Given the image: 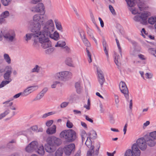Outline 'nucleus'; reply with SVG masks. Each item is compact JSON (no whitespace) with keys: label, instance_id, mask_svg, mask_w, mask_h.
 Returning a JSON list of instances; mask_svg holds the SVG:
<instances>
[{"label":"nucleus","instance_id":"1","mask_svg":"<svg viewBox=\"0 0 156 156\" xmlns=\"http://www.w3.org/2000/svg\"><path fill=\"white\" fill-rule=\"evenodd\" d=\"M54 29L52 27H51L49 31H47L46 33L44 34H39L37 38L38 43L37 46L38 42L41 44V47L44 49H46L51 46V42L49 40L48 36H51V33L53 32Z\"/></svg>","mask_w":156,"mask_h":156},{"label":"nucleus","instance_id":"2","mask_svg":"<svg viewBox=\"0 0 156 156\" xmlns=\"http://www.w3.org/2000/svg\"><path fill=\"white\" fill-rule=\"evenodd\" d=\"M60 138L67 142H72L77 138L76 132L73 129H66L62 131L59 134Z\"/></svg>","mask_w":156,"mask_h":156},{"label":"nucleus","instance_id":"3","mask_svg":"<svg viewBox=\"0 0 156 156\" xmlns=\"http://www.w3.org/2000/svg\"><path fill=\"white\" fill-rule=\"evenodd\" d=\"M41 26V24H35L31 29V31L33 33H37L41 34H44L46 33L47 31H48L50 27H52L54 28V23L52 20L50 19L46 21L45 25L44 26L43 30L40 31Z\"/></svg>","mask_w":156,"mask_h":156},{"label":"nucleus","instance_id":"4","mask_svg":"<svg viewBox=\"0 0 156 156\" xmlns=\"http://www.w3.org/2000/svg\"><path fill=\"white\" fill-rule=\"evenodd\" d=\"M48 19L47 16L45 13L37 14L34 15L33 17V20L34 22L44 26L46 24V21Z\"/></svg>","mask_w":156,"mask_h":156},{"label":"nucleus","instance_id":"5","mask_svg":"<svg viewBox=\"0 0 156 156\" xmlns=\"http://www.w3.org/2000/svg\"><path fill=\"white\" fill-rule=\"evenodd\" d=\"M132 149H129L125 152V156H134L133 153L135 156H140L141 152L137 147L136 144H134L132 146Z\"/></svg>","mask_w":156,"mask_h":156},{"label":"nucleus","instance_id":"6","mask_svg":"<svg viewBox=\"0 0 156 156\" xmlns=\"http://www.w3.org/2000/svg\"><path fill=\"white\" fill-rule=\"evenodd\" d=\"M149 14L147 12L142 13L141 15H136L134 17V20L136 21L140 22L143 24H145L147 23V17Z\"/></svg>","mask_w":156,"mask_h":156},{"label":"nucleus","instance_id":"7","mask_svg":"<svg viewBox=\"0 0 156 156\" xmlns=\"http://www.w3.org/2000/svg\"><path fill=\"white\" fill-rule=\"evenodd\" d=\"M31 10L32 12L37 13H45V7L44 4L42 3H39L35 6L32 7Z\"/></svg>","mask_w":156,"mask_h":156},{"label":"nucleus","instance_id":"8","mask_svg":"<svg viewBox=\"0 0 156 156\" xmlns=\"http://www.w3.org/2000/svg\"><path fill=\"white\" fill-rule=\"evenodd\" d=\"M72 75V73L69 72L65 71L57 73L56 76L59 80H65L70 78Z\"/></svg>","mask_w":156,"mask_h":156},{"label":"nucleus","instance_id":"9","mask_svg":"<svg viewBox=\"0 0 156 156\" xmlns=\"http://www.w3.org/2000/svg\"><path fill=\"white\" fill-rule=\"evenodd\" d=\"M141 151H145L147 148V144L146 140L143 137L138 139L136 141V144L135 143Z\"/></svg>","mask_w":156,"mask_h":156},{"label":"nucleus","instance_id":"10","mask_svg":"<svg viewBox=\"0 0 156 156\" xmlns=\"http://www.w3.org/2000/svg\"><path fill=\"white\" fill-rule=\"evenodd\" d=\"M75 150V146L74 144L72 143L66 146L64 148V152L66 155H69L73 153Z\"/></svg>","mask_w":156,"mask_h":156},{"label":"nucleus","instance_id":"11","mask_svg":"<svg viewBox=\"0 0 156 156\" xmlns=\"http://www.w3.org/2000/svg\"><path fill=\"white\" fill-rule=\"evenodd\" d=\"M39 34L37 33H31L27 34H26V41L30 40L32 38L34 40V43H33V45L35 47H37V44L38 43L37 38L39 35Z\"/></svg>","mask_w":156,"mask_h":156},{"label":"nucleus","instance_id":"12","mask_svg":"<svg viewBox=\"0 0 156 156\" xmlns=\"http://www.w3.org/2000/svg\"><path fill=\"white\" fill-rule=\"evenodd\" d=\"M128 5L130 7L129 8V10L132 12V13L133 14H136L137 13L140 14L136 9L134 8L133 9L131 7H133L135 5L134 0H126Z\"/></svg>","mask_w":156,"mask_h":156},{"label":"nucleus","instance_id":"13","mask_svg":"<svg viewBox=\"0 0 156 156\" xmlns=\"http://www.w3.org/2000/svg\"><path fill=\"white\" fill-rule=\"evenodd\" d=\"M15 34L13 31H9L4 35L5 39L10 42H12L15 39Z\"/></svg>","mask_w":156,"mask_h":156},{"label":"nucleus","instance_id":"14","mask_svg":"<svg viewBox=\"0 0 156 156\" xmlns=\"http://www.w3.org/2000/svg\"><path fill=\"white\" fill-rule=\"evenodd\" d=\"M99 147L94 152V146H91V148L87 151V156H97L99 153Z\"/></svg>","mask_w":156,"mask_h":156},{"label":"nucleus","instance_id":"15","mask_svg":"<svg viewBox=\"0 0 156 156\" xmlns=\"http://www.w3.org/2000/svg\"><path fill=\"white\" fill-rule=\"evenodd\" d=\"M98 75V80L100 84L101 87H102L103 83L105 81V79L102 72L99 69H97Z\"/></svg>","mask_w":156,"mask_h":156},{"label":"nucleus","instance_id":"16","mask_svg":"<svg viewBox=\"0 0 156 156\" xmlns=\"http://www.w3.org/2000/svg\"><path fill=\"white\" fill-rule=\"evenodd\" d=\"M37 88V86H30L26 88L22 92L23 96H27L36 90Z\"/></svg>","mask_w":156,"mask_h":156},{"label":"nucleus","instance_id":"17","mask_svg":"<svg viewBox=\"0 0 156 156\" xmlns=\"http://www.w3.org/2000/svg\"><path fill=\"white\" fill-rule=\"evenodd\" d=\"M44 147L45 151L49 153L54 152L56 150V147L54 145L47 143L45 145Z\"/></svg>","mask_w":156,"mask_h":156},{"label":"nucleus","instance_id":"18","mask_svg":"<svg viewBox=\"0 0 156 156\" xmlns=\"http://www.w3.org/2000/svg\"><path fill=\"white\" fill-rule=\"evenodd\" d=\"M48 90L47 87L44 88L36 96V98L34 99V101H36L41 99L44 95Z\"/></svg>","mask_w":156,"mask_h":156},{"label":"nucleus","instance_id":"19","mask_svg":"<svg viewBox=\"0 0 156 156\" xmlns=\"http://www.w3.org/2000/svg\"><path fill=\"white\" fill-rule=\"evenodd\" d=\"M9 15V13L8 11H6L3 12L0 16V24H2L5 21L4 19L7 18Z\"/></svg>","mask_w":156,"mask_h":156},{"label":"nucleus","instance_id":"20","mask_svg":"<svg viewBox=\"0 0 156 156\" xmlns=\"http://www.w3.org/2000/svg\"><path fill=\"white\" fill-rule=\"evenodd\" d=\"M56 132V126L55 125L48 128L46 130V133L48 134L51 135Z\"/></svg>","mask_w":156,"mask_h":156},{"label":"nucleus","instance_id":"21","mask_svg":"<svg viewBox=\"0 0 156 156\" xmlns=\"http://www.w3.org/2000/svg\"><path fill=\"white\" fill-rule=\"evenodd\" d=\"M35 151L40 155L41 156L44 155L45 151L43 146L42 145L38 146Z\"/></svg>","mask_w":156,"mask_h":156},{"label":"nucleus","instance_id":"22","mask_svg":"<svg viewBox=\"0 0 156 156\" xmlns=\"http://www.w3.org/2000/svg\"><path fill=\"white\" fill-rule=\"evenodd\" d=\"M87 33L89 36L90 38L92 39L94 41L95 43L97 44V41L93 35V32L92 30L91 29L88 27L87 29Z\"/></svg>","mask_w":156,"mask_h":156},{"label":"nucleus","instance_id":"23","mask_svg":"<svg viewBox=\"0 0 156 156\" xmlns=\"http://www.w3.org/2000/svg\"><path fill=\"white\" fill-rule=\"evenodd\" d=\"M54 28L53 29V32L51 33V36H48V37L54 39V40L57 41L59 38V34L57 32H55L54 33Z\"/></svg>","mask_w":156,"mask_h":156},{"label":"nucleus","instance_id":"24","mask_svg":"<svg viewBox=\"0 0 156 156\" xmlns=\"http://www.w3.org/2000/svg\"><path fill=\"white\" fill-rule=\"evenodd\" d=\"M102 44L104 48L105 52L107 58H108V46L107 44L106 41L105 40H103L102 42Z\"/></svg>","mask_w":156,"mask_h":156},{"label":"nucleus","instance_id":"25","mask_svg":"<svg viewBox=\"0 0 156 156\" xmlns=\"http://www.w3.org/2000/svg\"><path fill=\"white\" fill-rule=\"evenodd\" d=\"M54 145L56 147L61 144L62 141L61 139L59 138L54 136Z\"/></svg>","mask_w":156,"mask_h":156},{"label":"nucleus","instance_id":"26","mask_svg":"<svg viewBox=\"0 0 156 156\" xmlns=\"http://www.w3.org/2000/svg\"><path fill=\"white\" fill-rule=\"evenodd\" d=\"M146 142L147 144L150 147H153L156 144V142L155 140L150 138H148V140L146 141Z\"/></svg>","mask_w":156,"mask_h":156},{"label":"nucleus","instance_id":"27","mask_svg":"<svg viewBox=\"0 0 156 156\" xmlns=\"http://www.w3.org/2000/svg\"><path fill=\"white\" fill-rule=\"evenodd\" d=\"M54 21L57 29L58 30L62 32V26L61 23L59 22L57 19H55Z\"/></svg>","mask_w":156,"mask_h":156},{"label":"nucleus","instance_id":"28","mask_svg":"<svg viewBox=\"0 0 156 156\" xmlns=\"http://www.w3.org/2000/svg\"><path fill=\"white\" fill-rule=\"evenodd\" d=\"M123 90L121 91V92L123 93L125 96L126 100L127 101H129V95L128 94V90L127 88V90L124 88H123Z\"/></svg>","mask_w":156,"mask_h":156},{"label":"nucleus","instance_id":"29","mask_svg":"<svg viewBox=\"0 0 156 156\" xmlns=\"http://www.w3.org/2000/svg\"><path fill=\"white\" fill-rule=\"evenodd\" d=\"M33 150L36 151L38 146V143L36 141H33L30 144Z\"/></svg>","mask_w":156,"mask_h":156},{"label":"nucleus","instance_id":"30","mask_svg":"<svg viewBox=\"0 0 156 156\" xmlns=\"http://www.w3.org/2000/svg\"><path fill=\"white\" fill-rule=\"evenodd\" d=\"M54 136L48 137L46 140L47 143L51 145H54Z\"/></svg>","mask_w":156,"mask_h":156},{"label":"nucleus","instance_id":"31","mask_svg":"<svg viewBox=\"0 0 156 156\" xmlns=\"http://www.w3.org/2000/svg\"><path fill=\"white\" fill-rule=\"evenodd\" d=\"M75 87L76 89V91L78 93H80L82 87L80 86V83L79 82H77L75 83Z\"/></svg>","mask_w":156,"mask_h":156},{"label":"nucleus","instance_id":"32","mask_svg":"<svg viewBox=\"0 0 156 156\" xmlns=\"http://www.w3.org/2000/svg\"><path fill=\"white\" fill-rule=\"evenodd\" d=\"M80 135L82 138V142L83 143L85 141L87 137V134L86 132L83 130L81 132Z\"/></svg>","mask_w":156,"mask_h":156},{"label":"nucleus","instance_id":"33","mask_svg":"<svg viewBox=\"0 0 156 156\" xmlns=\"http://www.w3.org/2000/svg\"><path fill=\"white\" fill-rule=\"evenodd\" d=\"M66 43L64 41H59L55 45V47H63L65 46Z\"/></svg>","mask_w":156,"mask_h":156},{"label":"nucleus","instance_id":"34","mask_svg":"<svg viewBox=\"0 0 156 156\" xmlns=\"http://www.w3.org/2000/svg\"><path fill=\"white\" fill-rule=\"evenodd\" d=\"M63 150L61 148H59L55 152V156H62Z\"/></svg>","mask_w":156,"mask_h":156},{"label":"nucleus","instance_id":"35","mask_svg":"<svg viewBox=\"0 0 156 156\" xmlns=\"http://www.w3.org/2000/svg\"><path fill=\"white\" fill-rule=\"evenodd\" d=\"M66 63L69 66H73V61L71 58H67L66 60Z\"/></svg>","mask_w":156,"mask_h":156},{"label":"nucleus","instance_id":"36","mask_svg":"<svg viewBox=\"0 0 156 156\" xmlns=\"http://www.w3.org/2000/svg\"><path fill=\"white\" fill-rule=\"evenodd\" d=\"M82 40L83 43L87 47H90V44L86 37L82 38Z\"/></svg>","mask_w":156,"mask_h":156},{"label":"nucleus","instance_id":"37","mask_svg":"<svg viewBox=\"0 0 156 156\" xmlns=\"http://www.w3.org/2000/svg\"><path fill=\"white\" fill-rule=\"evenodd\" d=\"M11 74L5 73L4 74L3 77L5 79L11 82L12 79L11 78Z\"/></svg>","mask_w":156,"mask_h":156},{"label":"nucleus","instance_id":"38","mask_svg":"<svg viewBox=\"0 0 156 156\" xmlns=\"http://www.w3.org/2000/svg\"><path fill=\"white\" fill-rule=\"evenodd\" d=\"M4 58L6 62L8 64H9L11 63V59L8 54H4Z\"/></svg>","mask_w":156,"mask_h":156},{"label":"nucleus","instance_id":"39","mask_svg":"<svg viewBox=\"0 0 156 156\" xmlns=\"http://www.w3.org/2000/svg\"><path fill=\"white\" fill-rule=\"evenodd\" d=\"M119 88L121 91H123V88H125L127 90V86L125 83L123 81H121L119 83Z\"/></svg>","mask_w":156,"mask_h":156},{"label":"nucleus","instance_id":"40","mask_svg":"<svg viewBox=\"0 0 156 156\" xmlns=\"http://www.w3.org/2000/svg\"><path fill=\"white\" fill-rule=\"evenodd\" d=\"M114 61L115 63L117 66H119L120 64V58L119 55H116L115 57Z\"/></svg>","mask_w":156,"mask_h":156},{"label":"nucleus","instance_id":"41","mask_svg":"<svg viewBox=\"0 0 156 156\" xmlns=\"http://www.w3.org/2000/svg\"><path fill=\"white\" fill-rule=\"evenodd\" d=\"M92 141L90 140V138H89V139H88V137H87V139L86 141L85 142V144L88 147H89L90 146V148H91V146L92 145Z\"/></svg>","mask_w":156,"mask_h":156},{"label":"nucleus","instance_id":"42","mask_svg":"<svg viewBox=\"0 0 156 156\" xmlns=\"http://www.w3.org/2000/svg\"><path fill=\"white\" fill-rule=\"evenodd\" d=\"M148 21V23L151 24H153L156 22L155 18L153 17L149 18Z\"/></svg>","mask_w":156,"mask_h":156},{"label":"nucleus","instance_id":"43","mask_svg":"<svg viewBox=\"0 0 156 156\" xmlns=\"http://www.w3.org/2000/svg\"><path fill=\"white\" fill-rule=\"evenodd\" d=\"M12 68L11 66H7L5 67V73L11 74L12 73Z\"/></svg>","mask_w":156,"mask_h":156},{"label":"nucleus","instance_id":"44","mask_svg":"<svg viewBox=\"0 0 156 156\" xmlns=\"http://www.w3.org/2000/svg\"><path fill=\"white\" fill-rule=\"evenodd\" d=\"M25 150L27 152L29 153L32 152L34 151L33 149L32 148V147L30 144H29V145L26 147L25 148Z\"/></svg>","mask_w":156,"mask_h":156},{"label":"nucleus","instance_id":"45","mask_svg":"<svg viewBox=\"0 0 156 156\" xmlns=\"http://www.w3.org/2000/svg\"><path fill=\"white\" fill-rule=\"evenodd\" d=\"M9 112V110H7L5 111L4 112L0 114V120L2 118L5 117L6 115H8Z\"/></svg>","mask_w":156,"mask_h":156},{"label":"nucleus","instance_id":"46","mask_svg":"<svg viewBox=\"0 0 156 156\" xmlns=\"http://www.w3.org/2000/svg\"><path fill=\"white\" fill-rule=\"evenodd\" d=\"M10 82H11L6 80L5 81H2L0 84V88L4 87L6 84L9 83Z\"/></svg>","mask_w":156,"mask_h":156},{"label":"nucleus","instance_id":"47","mask_svg":"<svg viewBox=\"0 0 156 156\" xmlns=\"http://www.w3.org/2000/svg\"><path fill=\"white\" fill-rule=\"evenodd\" d=\"M11 0H1L2 4L5 6L8 5L10 2Z\"/></svg>","mask_w":156,"mask_h":156},{"label":"nucleus","instance_id":"48","mask_svg":"<svg viewBox=\"0 0 156 156\" xmlns=\"http://www.w3.org/2000/svg\"><path fill=\"white\" fill-rule=\"evenodd\" d=\"M40 69V67L38 65H36L35 67L32 69V72H38Z\"/></svg>","mask_w":156,"mask_h":156},{"label":"nucleus","instance_id":"49","mask_svg":"<svg viewBox=\"0 0 156 156\" xmlns=\"http://www.w3.org/2000/svg\"><path fill=\"white\" fill-rule=\"evenodd\" d=\"M86 51L87 52V55L89 58L88 62L89 63H90L92 62V59L91 58V55L90 52L89 50L87 48H86Z\"/></svg>","mask_w":156,"mask_h":156},{"label":"nucleus","instance_id":"50","mask_svg":"<svg viewBox=\"0 0 156 156\" xmlns=\"http://www.w3.org/2000/svg\"><path fill=\"white\" fill-rule=\"evenodd\" d=\"M115 40H116V42L118 48H119L120 55H121V56L122 57V52L121 48V46L120 45V44H119V40L117 39H116Z\"/></svg>","mask_w":156,"mask_h":156},{"label":"nucleus","instance_id":"51","mask_svg":"<svg viewBox=\"0 0 156 156\" xmlns=\"http://www.w3.org/2000/svg\"><path fill=\"white\" fill-rule=\"evenodd\" d=\"M150 136L153 139L156 140V131L151 133Z\"/></svg>","mask_w":156,"mask_h":156},{"label":"nucleus","instance_id":"52","mask_svg":"<svg viewBox=\"0 0 156 156\" xmlns=\"http://www.w3.org/2000/svg\"><path fill=\"white\" fill-rule=\"evenodd\" d=\"M10 101H6L3 103V104H5V106L9 107L12 105L13 103L10 102Z\"/></svg>","mask_w":156,"mask_h":156},{"label":"nucleus","instance_id":"53","mask_svg":"<svg viewBox=\"0 0 156 156\" xmlns=\"http://www.w3.org/2000/svg\"><path fill=\"white\" fill-rule=\"evenodd\" d=\"M69 104V102H64L62 103L60 105L61 108H63L66 107Z\"/></svg>","mask_w":156,"mask_h":156},{"label":"nucleus","instance_id":"54","mask_svg":"<svg viewBox=\"0 0 156 156\" xmlns=\"http://www.w3.org/2000/svg\"><path fill=\"white\" fill-rule=\"evenodd\" d=\"M66 126L68 128H71L73 127V125L72 122L68 120L66 123Z\"/></svg>","mask_w":156,"mask_h":156},{"label":"nucleus","instance_id":"55","mask_svg":"<svg viewBox=\"0 0 156 156\" xmlns=\"http://www.w3.org/2000/svg\"><path fill=\"white\" fill-rule=\"evenodd\" d=\"M149 52L154 55V56L156 57L155 55V54H156V50H154L152 48H150L149 49Z\"/></svg>","mask_w":156,"mask_h":156},{"label":"nucleus","instance_id":"56","mask_svg":"<svg viewBox=\"0 0 156 156\" xmlns=\"http://www.w3.org/2000/svg\"><path fill=\"white\" fill-rule=\"evenodd\" d=\"M109 8L112 13L114 15H115L116 13L115 10L113 7L111 5H110L109 6Z\"/></svg>","mask_w":156,"mask_h":156},{"label":"nucleus","instance_id":"57","mask_svg":"<svg viewBox=\"0 0 156 156\" xmlns=\"http://www.w3.org/2000/svg\"><path fill=\"white\" fill-rule=\"evenodd\" d=\"M54 49L52 48H49L45 51V53L47 54H50L53 52Z\"/></svg>","mask_w":156,"mask_h":156},{"label":"nucleus","instance_id":"58","mask_svg":"<svg viewBox=\"0 0 156 156\" xmlns=\"http://www.w3.org/2000/svg\"><path fill=\"white\" fill-rule=\"evenodd\" d=\"M144 3H142L140 5L138 4V8L140 11H142L144 9V7L143 6Z\"/></svg>","mask_w":156,"mask_h":156},{"label":"nucleus","instance_id":"59","mask_svg":"<svg viewBox=\"0 0 156 156\" xmlns=\"http://www.w3.org/2000/svg\"><path fill=\"white\" fill-rule=\"evenodd\" d=\"M145 75L146 78L147 79H151L153 75L151 73H147L145 74Z\"/></svg>","mask_w":156,"mask_h":156},{"label":"nucleus","instance_id":"60","mask_svg":"<svg viewBox=\"0 0 156 156\" xmlns=\"http://www.w3.org/2000/svg\"><path fill=\"white\" fill-rule=\"evenodd\" d=\"M52 120H50L47 121L46 123V126H50L53 123Z\"/></svg>","mask_w":156,"mask_h":156},{"label":"nucleus","instance_id":"61","mask_svg":"<svg viewBox=\"0 0 156 156\" xmlns=\"http://www.w3.org/2000/svg\"><path fill=\"white\" fill-rule=\"evenodd\" d=\"M115 102L116 104H118L119 102V98L118 95H115Z\"/></svg>","mask_w":156,"mask_h":156},{"label":"nucleus","instance_id":"62","mask_svg":"<svg viewBox=\"0 0 156 156\" xmlns=\"http://www.w3.org/2000/svg\"><path fill=\"white\" fill-rule=\"evenodd\" d=\"M85 119L89 121V122L91 123H93V120L89 118V117L87 115H85Z\"/></svg>","mask_w":156,"mask_h":156},{"label":"nucleus","instance_id":"63","mask_svg":"<svg viewBox=\"0 0 156 156\" xmlns=\"http://www.w3.org/2000/svg\"><path fill=\"white\" fill-rule=\"evenodd\" d=\"M20 95H22L23 96L22 92H20L15 95L14 96L13 98H19Z\"/></svg>","mask_w":156,"mask_h":156},{"label":"nucleus","instance_id":"64","mask_svg":"<svg viewBox=\"0 0 156 156\" xmlns=\"http://www.w3.org/2000/svg\"><path fill=\"white\" fill-rule=\"evenodd\" d=\"M31 129L33 131H36L38 129V126L37 125L33 126L31 127Z\"/></svg>","mask_w":156,"mask_h":156}]
</instances>
